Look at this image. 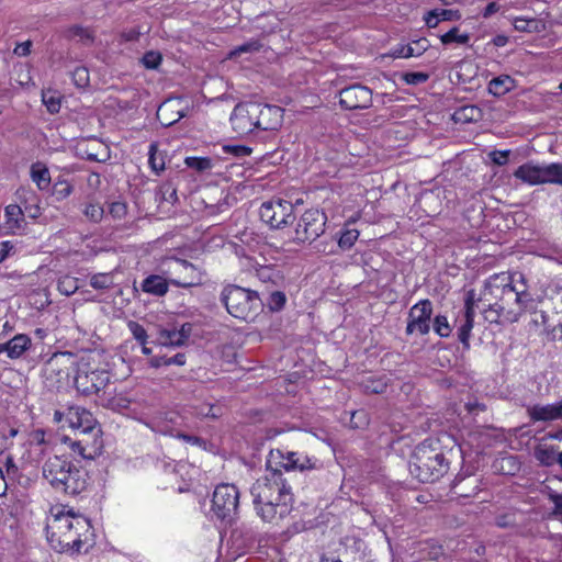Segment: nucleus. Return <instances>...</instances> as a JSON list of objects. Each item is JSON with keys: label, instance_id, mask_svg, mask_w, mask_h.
<instances>
[{"label": "nucleus", "instance_id": "obj_58", "mask_svg": "<svg viewBox=\"0 0 562 562\" xmlns=\"http://www.w3.org/2000/svg\"><path fill=\"white\" fill-rule=\"evenodd\" d=\"M413 52L414 48H411L409 44L397 45L391 50L390 56L393 58H408L414 56Z\"/></svg>", "mask_w": 562, "mask_h": 562}, {"label": "nucleus", "instance_id": "obj_51", "mask_svg": "<svg viewBox=\"0 0 562 562\" xmlns=\"http://www.w3.org/2000/svg\"><path fill=\"white\" fill-rule=\"evenodd\" d=\"M75 415L77 417V422H75L72 417L70 418L74 426L81 427L85 432L91 429L90 423L92 422V415L89 412L83 409L81 413H79L76 411Z\"/></svg>", "mask_w": 562, "mask_h": 562}, {"label": "nucleus", "instance_id": "obj_17", "mask_svg": "<svg viewBox=\"0 0 562 562\" xmlns=\"http://www.w3.org/2000/svg\"><path fill=\"white\" fill-rule=\"evenodd\" d=\"M528 413L533 422H548L562 418V402L548 405H535L528 409Z\"/></svg>", "mask_w": 562, "mask_h": 562}, {"label": "nucleus", "instance_id": "obj_3", "mask_svg": "<svg viewBox=\"0 0 562 562\" xmlns=\"http://www.w3.org/2000/svg\"><path fill=\"white\" fill-rule=\"evenodd\" d=\"M52 521L47 525V539L58 552L80 553L83 547L93 544V530L86 516L65 507L52 509Z\"/></svg>", "mask_w": 562, "mask_h": 562}, {"label": "nucleus", "instance_id": "obj_19", "mask_svg": "<svg viewBox=\"0 0 562 562\" xmlns=\"http://www.w3.org/2000/svg\"><path fill=\"white\" fill-rule=\"evenodd\" d=\"M451 491L457 496L470 497L479 491L477 481L474 477L458 474L452 482Z\"/></svg>", "mask_w": 562, "mask_h": 562}, {"label": "nucleus", "instance_id": "obj_13", "mask_svg": "<svg viewBox=\"0 0 562 562\" xmlns=\"http://www.w3.org/2000/svg\"><path fill=\"white\" fill-rule=\"evenodd\" d=\"M267 471L273 470V468L284 470V476L289 477L291 471L300 470L304 471L312 469L314 463L307 456L300 454L294 451L283 452L280 449L271 450L267 459Z\"/></svg>", "mask_w": 562, "mask_h": 562}, {"label": "nucleus", "instance_id": "obj_50", "mask_svg": "<svg viewBox=\"0 0 562 562\" xmlns=\"http://www.w3.org/2000/svg\"><path fill=\"white\" fill-rule=\"evenodd\" d=\"M72 80H74V83L78 87V88H85L89 85V71L86 67H77L72 74Z\"/></svg>", "mask_w": 562, "mask_h": 562}, {"label": "nucleus", "instance_id": "obj_59", "mask_svg": "<svg viewBox=\"0 0 562 562\" xmlns=\"http://www.w3.org/2000/svg\"><path fill=\"white\" fill-rule=\"evenodd\" d=\"M510 156V150H493L490 153L491 160L498 166L506 165Z\"/></svg>", "mask_w": 562, "mask_h": 562}, {"label": "nucleus", "instance_id": "obj_47", "mask_svg": "<svg viewBox=\"0 0 562 562\" xmlns=\"http://www.w3.org/2000/svg\"><path fill=\"white\" fill-rule=\"evenodd\" d=\"M401 79L406 85L417 86L426 82L429 79V75L427 72L416 71V72H403L401 75Z\"/></svg>", "mask_w": 562, "mask_h": 562}, {"label": "nucleus", "instance_id": "obj_23", "mask_svg": "<svg viewBox=\"0 0 562 562\" xmlns=\"http://www.w3.org/2000/svg\"><path fill=\"white\" fill-rule=\"evenodd\" d=\"M31 178L42 191L47 190L50 184V175L48 168L37 161L31 166Z\"/></svg>", "mask_w": 562, "mask_h": 562}, {"label": "nucleus", "instance_id": "obj_40", "mask_svg": "<svg viewBox=\"0 0 562 562\" xmlns=\"http://www.w3.org/2000/svg\"><path fill=\"white\" fill-rule=\"evenodd\" d=\"M257 276L261 282L272 283L274 285H277L278 281L281 280L280 272L278 270H276L274 268L268 267V266H265V267H261L260 269H258Z\"/></svg>", "mask_w": 562, "mask_h": 562}, {"label": "nucleus", "instance_id": "obj_14", "mask_svg": "<svg viewBox=\"0 0 562 562\" xmlns=\"http://www.w3.org/2000/svg\"><path fill=\"white\" fill-rule=\"evenodd\" d=\"M339 105L344 110L358 111L372 105V90L361 83H353L339 90Z\"/></svg>", "mask_w": 562, "mask_h": 562}, {"label": "nucleus", "instance_id": "obj_43", "mask_svg": "<svg viewBox=\"0 0 562 562\" xmlns=\"http://www.w3.org/2000/svg\"><path fill=\"white\" fill-rule=\"evenodd\" d=\"M434 330L441 338H447L451 334V326L445 315H437L434 319Z\"/></svg>", "mask_w": 562, "mask_h": 562}, {"label": "nucleus", "instance_id": "obj_63", "mask_svg": "<svg viewBox=\"0 0 562 562\" xmlns=\"http://www.w3.org/2000/svg\"><path fill=\"white\" fill-rule=\"evenodd\" d=\"M160 192H161V198L162 200L165 201H168L170 203H175L177 201V192H176V189L171 188L170 186H167V187H162L160 189Z\"/></svg>", "mask_w": 562, "mask_h": 562}, {"label": "nucleus", "instance_id": "obj_56", "mask_svg": "<svg viewBox=\"0 0 562 562\" xmlns=\"http://www.w3.org/2000/svg\"><path fill=\"white\" fill-rule=\"evenodd\" d=\"M364 389L368 393L382 394L387 389V383L383 380H370L364 384Z\"/></svg>", "mask_w": 562, "mask_h": 562}, {"label": "nucleus", "instance_id": "obj_24", "mask_svg": "<svg viewBox=\"0 0 562 562\" xmlns=\"http://www.w3.org/2000/svg\"><path fill=\"white\" fill-rule=\"evenodd\" d=\"M514 88V80L508 75L493 78L488 82V92L495 97H502Z\"/></svg>", "mask_w": 562, "mask_h": 562}, {"label": "nucleus", "instance_id": "obj_61", "mask_svg": "<svg viewBox=\"0 0 562 562\" xmlns=\"http://www.w3.org/2000/svg\"><path fill=\"white\" fill-rule=\"evenodd\" d=\"M411 45V48H414V56H420L423 53H425L428 47L429 43L427 38H419L417 41H414Z\"/></svg>", "mask_w": 562, "mask_h": 562}, {"label": "nucleus", "instance_id": "obj_9", "mask_svg": "<svg viewBox=\"0 0 562 562\" xmlns=\"http://www.w3.org/2000/svg\"><path fill=\"white\" fill-rule=\"evenodd\" d=\"M239 491L234 484L223 483L215 487L212 510L222 521L232 522L238 513Z\"/></svg>", "mask_w": 562, "mask_h": 562}, {"label": "nucleus", "instance_id": "obj_33", "mask_svg": "<svg viewBox=\"0 0 562 562\" xmlns=\"http://www.w3.org/2000/svg\"><path fill=\"white\" fill-rule=\"evenodd\" d=\"M335 236L337 247L342 250H348L355 245L356 240L358 239L359 232L357 229H345L340 233L339 236Z\"/></svg>", "mask_w": 562, "mask_h": 562}, {"label": "nucleus", "instance_id": "obj_52", "mask_svg": "<svg viewBox=\"0 0 562 562\" xmlns=\"http://www.w3.org/2000/svg\"><path fill=\"white\" fill-rule=\"evenodd\" d=\"M167 111H168V102L162 103L157 111V119L160 121L161 125H164V126H171L172 124L177 123L180 119L183 117V113L178 111L176 119H172V120L167 119L165 116Z\"/></svg>", "mask_w": 562, "mask_h": 562}, {"label": "nucleus", "instance_id": "obj_11", "mask_svg": "<svg viewBox=\"0 0 562 562\" xmlns=\"http://www.w3.org/2000/svg\"><path fill=\"white\" fill-rule=\"evenodd\" d=\"M256 134L255 138L265 140L267 137L276 136L283 123V109L278 105L258 103L255 110Z\"/></svg>", "mask_w": 562, "mask_h": 562}, {"label": "nucleus", "instance_id": "obj_35", "mask_svg": "<svg viewBox=\"0 0 562 562\" xmlns=\"http://www.w3.org/2000/svg\"><path fill=\"white\" fill-rule=\"evenodd\" d=\"M159 431L161 434H168V431H166V430H159ZM169 435L172 436V437L182 439L187 443H190V445H193V446H198L199 448H201L203 450H206L207 441L205 439L201 438V437L193 436V435H188V434H184V432L179 431V430H176V431L170 430Z\"/></svg>", "mask_w": 562, "mask_h": 562}, {"label": "nucleus", "instance_id": "obj_28", "mask_svg": "<svg viewBox=\"0 0 562 562\" xmlns=\"http://www.w3.org/2000/svg\"><path fill=\"white\" fill-rule=\"evenodd\" d=\"M262 47H263V44L259 40L251 38L248 42H246L241 45H238L234 49H232L228 53V58L235 59V58L241 56L243 54L258 53L261 50Z\"/></svg>", "mask_w": 562, "mask_h": 562}, {"label": "nucleus", "instance_id": "obj_42", "mask_svg": "<svg viewBox=\"0 0 562 562\" xmlns=\"http://www.w3.org/2000/svg\"><path fill=\"white\" fill-rule=\"evenodd\" d=\"M232 537L234 539L244 538V546L252 544L256 541V532L254 529L244 525L240 528L234 529L232 531Z\"/></svg>", "mask_w": 562, "mask_h": 562}, {"label": "nucleus", "instance_id": "obj_37", "mask_svg": "<svg viewBox=\"0 0 562 562\" xmlns=\"http://www.w3.org/2000/svg\"><path fill=\"white\" fill-rule=\"evenodd\" d=\"M440 41L443 45H448L453 42L458 44H467L470 41V35L468 33L459 34V27L454 26L447 33L442 34L440 36Z\"/></svg>", "mask_w": 562, "mask_h": 562}, {"label": "nucleus", "instance_id": "obj_10", "mask_svg": "<svg viewBox=\"0 0 562 562\" xmlns=\"http://www.w3.org/2000/svg\"><path fill=\"white\" fill-rule=\"evenodd\" d=\"M327 215L318 209L306 210L295 227L294 239L299 243L313 244L325 234Z\"/></svg>", "mask_w": 562, "mask_h": 562}, {"label": "nucleus", "instance_id": "obj_49", "mask_svg": "<svg viewBox=\"0 0 562 562\" xmlns=\"http://www.w3.org/2000/svg\"><path fill=\"white\" fill-rule=\"evenodd\" d=\"M67 38H76L79 37L82 42H89L92 41V37L87 29H83L79 25H72L69 29H67L65 33Z\"/></svg>", "mask_w": 562, "mask_h": 562}, {"label": "nucleus", "instance_id": "obj_22", "mask_svg": "<svg viewBox=\"0 0 562 562\" xmlns=\"http://www.w3.org/2000/svg\"><path fill=\"white\" fill-rule=\"evenodd\" d=\"M168 283H170L167 277L151 274L147 277L142 283V290L146 293L161 296L168 291Z\"/></svg>", "mask_w": 562, "mask_h": 562}, {"label": "nucleus", "instance_id": "obj_16", "mask_svg": "<svg viewBox=\"0 0 562 562\" xmlns=\"http://www.w3.org/2000/svg\"><path fill=\"white\" fill-rule=\"evenodd\" d=\"M432 315V303L430 300H420L413 305L408 312L405 333L412 335L418 331L420 335H427L430 331V319Z\"/></svg>", "mask_w": 562, "mask_h": 562}, {"label": "nucleus", "instance_id": "obj_45", "mask_svg": "<svg viewBox=\"0 0 562 562\" xmlns=\"http://www.w3.org/2000/svg\"><path fill=\"white\" fill-rule=\"evenodd\" d=\"M64 356L58 357L55 355L47 363L46 373L52 375L53 373L57 374L61 378H67L69 372L67 368H61L59 366V360L63 359Z\"/></svg>", "mask_w": 562, "mask_h": 562}, {"label": "nucleus", "instance_id": "obj_21", "mask_svg": "<svg viewBox=\"0 0 562 562\" xmlns=\"http://www.w3.org/2000/svg\"><path fill=\"white\" fill-rule=\"evenodd\" d=\"M426 25L430 29L437 27L440 21H458L461 14L458 10L435 9L425 15Z\"/></svg>", "mask_w": 562, "mask_h": 562}, {"label": "nucleus", "instance_id": "obj_20", "mask_svg": "<svg viewBox=\"0 0 562 562\" xmlns=\"http://www.w3.org/2000/svg\"><path fill=\"white\" fill-rule=\"evenodd\" d=\"M452 119L456 123H475L483 119V111L475 104H467L457 109Z\"/></svg>", "mask_w": 562, "mask_h": 562}, {"label": "nucleus", "instance_id": "obj_60", "mask_svg": "<svg viewBox=\"0 0 562 562\" xmlns=\"http://www.w3.org/2000/svg\"><path fill=\"white\" fill-rule=\"evenodd\" d=\"M549 499L554 504L553 515L562 516V494L551 491Z\"/></svg>", "mask_w": 562, "mask_h": 562}, {"label": "nucleus", "instance_id": "obj_5", "mask_svg": "<svg viewBox=\"0 0 562 562\" xmlns=\"http://www.w3.org/2000/svg\"><path fill=\"white\" fill-rule=\"evenodd\" d=\"M449 469L439 442L423 441L414 449L408 470L422 483H432L442 477Z\"/></svg>", "mask_w": 562, "mask_h": 562}, {"label": "nucleus", "instance_id": "obj_53", "mask_svg": "<svg viewBox=\"0 0 562 562\" xmlns=\"http://www.w3.org/2000/svg\"><path fill=\"white\" fill-rule=\"evenodd\" d=\"M42 98L49 113L55 114L59 112L60 99L58 97L52 95L49 92H43Z\"/></svg>", "mask_w": 562, "mask_h": 562}, {"label": "nucleus", "instance_id": "obj_34", "mask_svg": "<svg viewBox=\"0 0 562 562\" xmlns=\"http://www.w3.org/2000/svg\"><path fill=\"white\" fill-rule=\"evenodd\" d=\"M184 164L198 172H204L213 168V160L209 157H187Z\"/></svg>", "mask_w": 562, "mask_h": 562}, {"label": "nucleus", "instance_id": "obj_39", "mask_svg": "<svg viewBox=\"0 0 562 562\" xmlns=\"http://www.w3.org/2000/svg\"><path fill=\"white\" fill-rule=\"evenodd\" d=\"M158 146L156 143L149 145L148 162L153 171L157 175L165 170V160L162 157L157 156Z\"/></svg>", "mask_w": 562, "mask_h": 562}, {"label": "nucleus", "instance_id": "obj_18", "mask_svg": "<svg viewBox=\"0 0 562 562\" xmlns=\"http://www.w3.org/2000/svg\"><path fill=\"white\" fill-rule=\"evenodd\" d=\"M514 177L530 186L543 184L542 165L524 164L515 170Z\"/></svg>", "mask_w": 562, "mask_h": 562}, {"label": "nucleus", "instance_id": "obj_15", "mask_svg": "<svg viewBox=\"0 0 562 562\" xmlns=\"http://www.w3.org/2000/svg\"><path fill=\"white\" fill-rule=\"evenodd\" d=\"M258 109V102H240L235 105L229 121L233 130L240 136L251 134L255 137L256 116L255 110Z\"/></svg>", "mask_w": 562, "mask_h": 562}, {"label": "nucleus", "instance_id": "obj_27", "mask_svg": "<svg viewBox=\"0 0 562 562\" xmlns=\"http://www.w3.org/2000/svg\"><path fill=\"white\" fill-rule=\"evenodd\" d=\"M4 215L7 218V225L10 229H19L22 227L23 218V210L21 206L16 204H10L4 210Z\"/></svg>", "mask_w": 562, "mask_h": 562}, {"label": "nucleus", "instance_id": "obj_12", "mask_svg": "<svg viewBox=\"0 0 562 562\" xmlns=\"http://www.w3.org/2000/svg\"><path fill=\"white\" fill-rule=\"evenodd\" d=\"M111 374L105 369H92L89 363L78 367L75 376V386L85 395L97 394L110 382Z\"/></svg>", "mask_w": 562, "mask_h": 562}, {"label": "nucleus", "instance_id": "obj_8", "mask_svg": "<svg viewBox=\"0 0 562 562\" xmlns=\"http://www.w3.org/2000/svg\"><path fill=\"white\" fill-rule=\"evenodd\" d=\"M260 220L272 229H282L294 223V205L283 199H272L261 204L259 209Z\"/></svg>", "mask_w": 562, "mask_h": 562}, {"label": "nucleus", "instance_id": "obj_62", "mask_svg": "<svg viewBox=\"0 0 562 562\" xmlns=\"http://www.w3.org/2000/svg\"><path fill=\"white\" fill-rule=\"evenodd\" d=\"M70 448L74 452L78 453L80 457H82L83 459H90L92 458V456L90 453H87V448L86 446L83 445L82 440H76V441H71L70 443Z\"/></svg>", "mask_w": 562, "mask_h": 562}, {"label": "nucleus", "instance_id": "obj_7", "mask_svg": "<svg viewBox=\"0 0 562 562\" xmlns=\"http://www.w3.org/2000/svg\"><path fill=\"white\" fill-rule=\"evenodd\" d=\"M162 273L178 288H193L203 283L202 269L188 260L171 257L162 262Z\"/></svg>", "mask_w": 562, "mask_h": 562}, {"label": "nucleus", "instance_id": "obj_4", "mask_svg": "<svg viewBox=\"0 0 562 562\" xmlns=\"http://www.w3.org/2000/svg\"><path fill=\"white\" fill-rule=\"evenodd\" d=\"M43 477L59 493L76 496L86 491L88 473L77 467L67 457H49L42 468Z\"/></svg>", "mask_w": 562, "mask_h": 562}, {"label": "nucleus", "instance_id": "obj_29", "mask_svg": "<svg viewBox=\"0 0 562 562\" xmlns=\"http://www.w3.org/2000/svg\"><path fill=\"white\" fill-rule=\"evenodd\" d=\"M158 341L165 347H180L183 344L177 328H162L158 334Z\"/></svg>", "mask_w": 562, "mask_h": 562}, {"label": "nucleus", "instance_id": "obj_1", "mask_svg": "<svg viewBox=\"0 0 562 562\" xmlns=\"http://www.w3.org/2000/svg\"><path fill=\"white\" fill-rule=\"evenodd\" d=\"M479 301L487 302L483 316L491 324L515 323L525 312L536 311L539 303L519 271L491 276Z\"/></svg>", "mask_w": 562, "mask_h": 562}, {"label": "nucleus", "instance_id": "obj_25", "mask_svg": "<svg viewBox=\"0 0 562 562\" xmlns=\"http://www.w3.org/2000/svg\"><path fill=\"white\" fill-rule=\"evenodd\" d=\"M30 345L31 339L29 336L24 334L15 335L12 339L8 341L9 358H20L23 355V352L30 347Z\"/></svg>", "mask_w": 562, "mask_h": 562}, {"label": "nucleus", "instance_id": "obj_6", "mask_svg": "<svg viewBox=\"0 0 562 562\" xmlns=\"http://www.w3.org/2000/svg\"><path fill=\"white\" fill-rule=\"evenodd\" d=\"M262 296L265 292L259 293L236 284H227L221 292L220 301L233 317L251 322L263 308Z\"/></svg>", "mask_w": 562, "mask_h": 562}, {"label": "nucleus", "instance_id": "obj_64", "mask_svg": "<svg viewBox=\"0 0 562 562\" xmlns=\"http://www.w3.org/2000/svg\"><path fill=\"white\" fill-rule=\"evenodd\" d=\"M193 325L191 323H184L178 330L181 341L186 344V341L190 338L192 333Z\"/></svg>", "mask_w": 562, "mask_h": 562}, {"label": "nucleus", "instance_id": "obj_32", "mask_svg": "<svg viewBox=\"0 0 562 562\" xmlns=\"http://www.w3.org/2000/svg\"><path fill=\"white\" fill-rule=\"evenodd\" d=\"M460 326L458 327V339L462 346L468 349L470 347L471 330L474 325V321L459 317Z\"/></svg>", "mask_w": 562, "mask_h": 562}, {"label": "nucleus", "instance_id": "obj_38", "mask_svg": "<svg viewBox=\"0 0 562 562\" xmlns=\"http://www.w3.org/2000/svg\"><path fill=\"white\" fill-rule=\"evenodd\" d=\"M90 285L95 290H106L114 285L111 273H95L90 278Z\"/></svg>", "mask_w": 562, "mask_h": 562}, {"label": "nucleus", "instance_id": "obj_36", "mask_svg": "<svg viewBox=\"0 0 562 562\" xmlns=\"http://www.w3.org/2000/svg\"><path fill=\"white\" fill-rule=\"evenodd\" d=\"M313 249L323 255H331L336 252L337 243H336V236H325L324 239L319 241H314Z\"/></svg>", "mask_w": 562, "mask_h": 562}, {"label": "nucleus", "instance_id": "obj_46", "mask_svg": "<svg viewBox=\"0 0 562 562\" xmlns=\"http://www.w3.org/2000/svg\"><path fill=\"white\" fill-rule=\"evenodd\" d=\"M162 56L159 52L149 50L146 52L142 58V64L147 69H157L161 64Z\"/></svg>", "mask_w": 562, "mask_h": 562}, {"label": "nucleus", "instance_id": "obj_54", "mask_svg": "<svg viewBox=\"0 0 562 562\" xmlns=\"http://www.w3.org/2000/svg\"><path fill=\"white\" fill-rule=\"evenodd\" d=\"M128 328H130L131 333L133 334V337L138 342H140L142 345L146 344L147 333H146V329L140 324L132 321L128 323Z\"/></svg>", "mask_w": 562, "mask_h": 562}, {"label": "nucleus", "instance_id": "obj_44", "mask_svg": "<svg viewBox=\"0 0 562 562\" xmlns=\"http://www.w3.org/2000/svg\"><path fill=\"white\" fill-rule=\"evenodd\" d=\"M83 214L89 221L99 223L104 215V210L99 203H89L86 205Z\"/></svg>", "mask_w": 562, "mask_h": 562}, {"label": "nucleus", "instance_id": "obj_48", "mask_svg": "<svg viewBox=\"0 0 562 562\" xmlns=\"http://www.w3.org/2000/svg\"><path fill=\"white\" fill-rule=\"evenodd\" d=\"M420 552L424 554V558L436 561L443 554V549L435 542H427Z\"/></svg>", "mask_w": 562, "mask_h": 562}, {"label": "nucleus", "instance_id": "obj_41", "mask_svg": "<svg viewBox=\"0 0 562 562\" xmlns=\"http://www.w3.org/2000/svg\"><path fill=\"white\" fill-rule=\"evenodd\" d=\"M74 187L67 180H58L53 184L52 194L57 201H61L69 196Z\"/></svg>", "mask_w": 562, "mask_h": 562}, {"label": "nucleus", "instance_id": "obj_31", "mask_svg": "<svg viewBox=\"0 0 562 562\" xmlns=\"http://www.w3.org/2000/svg\"><path fill=\"white\" fill-rule=\"evenodd\" d=\"M263 306L267 305L268 308L271 312H279L281 311L285 303H286V296L284 292L274 290L271 291L266 299H263Z\"/></svg>", "mask_w": 562, "mask_h": 562}, {"label": "nucleus", "instance_id": "obj_55", "mask_svg": "<svg viewBox=\"0 0 562 562\" xmlns=\"http://www.w3.org/2000/svg\"><path fill=\"white\" fill-rule=\"evenodd\" d=\"M127 205L122 201H114L109 206V213L115 220H121L126 215Z\"/></svg>", "mask_w": 562, "mask_h": 562}, {"label": "nucleus", "instance_id": "obj_2", "mask_svg": "<svg viewBox=\"0 0 562 562\" xmlns=\"http://www.w3.org/2000/svg\"><path fill=\"white\" fill-rule=\"evenodd\" d=\"M290 477L283 471L273 468L258 479L250 493L257 514L262 520L272 522L286 516L293 503V494L289 484Z\"/></svg>", "mask_w": 562, "mask_h": 562}, {"label": "nucleus", "instance_id": "obj_57", "mask_svg": "<svg viewBox=\"0 0 562 562\" xmlns=\"http://www.w3.org/2000/svg\"><path fill=\"white\" fill-rule=\"evenodd\" d=\"M225 153L232 154L235 157L243 158L249 156L252 149L244 145H228L224 147Z\"/></svg>", "mask_w": 562, "mask_h": 562}, {"label": "nucleus", "instance_id": "obj_30", "mask_svg": "<svg viewBox=\"0 0 562 562\" xmlns=\"http://www.w3.org/2000/svg\"><path fill=\"white\" fill-rule=\"evenodd\" d=\"M535 458L540 464L551 467L559 461V453L553 448L537 447L535 449Z\"/></svg>", "mask_w": 562, "mask_h": 562}, {"label": "nucleus", "instance_id": "obj_26", "mask_svg": "<svg viewBox=\"0 0 562 562\" xmlns=\"http://www.w3.org/2000/svg\"><path fill=\"white\" fill-rule=\"evenodd\" d=\"M543 183L562 186V164L552 162L542 165Z\"/></svg>", "mask_w": 562, "mask_h": 562}]
</instances>
